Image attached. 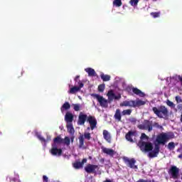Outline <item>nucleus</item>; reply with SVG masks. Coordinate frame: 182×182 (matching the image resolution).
<instances>
[{
	"label": "nucleus",
	"mask_w": 182,
	"mask_h": 182,
	"mask_svg": "<svg viewBox=\"0 0 182 182\" xmlns=\"http://www.w3.org/2000/svg\"><path fill=\"white\" fill-rule=\"evenodd\" d=\"M175 100H176V103H178V104L182 103L181 97L179 95L176 96Z\"/></svg>",
	"instance_id": "4c0bfd02"
},
{
	"label": "nucleus",
	"mask_w": 182,
	"mask_h": 182,
	"mask_svg": "<svg viewBox=\"0 0 182 182\" xmlns=\"http://www.w3.org/2000/svg\"><path fill=\"white\" fill-rule=\"evenodd\" d=\"M175 182H180L179 181H175Z\"/></svg>",
	"instance_id": "3c124183"
},
{
	"label": "nucleus",
	"mask_w": 182,
	"mask_h": 182,
	"mask_svg": "<svg viewBox=\"0 0 182 182\" xmlns=\"http://www.w3.org/2000/svg\"><path fill=\"white\" fill-rule=\"evenodd\" d=\"M85 71L87 73H88V76H90V77L96 76V71L95 70V69H93L92 68H87L85 69Z\"/></svg>",
	"instance_id": "5701e85b"
},
{
	"label": "nucleus",
	"mask_w": 182,
	"mask_h": 182,
	"mask_svg": "<svg viewBox=\"0 0 182 182\" xmlns=\"http://www.w3.org/2000/svg\"><path fill=\"white\" fill-rule=\"evenodd\" d=\"M83 86H84L83 82H82V81L79 80L77 87H80V89H82V87H83Z\"/></svg>",
	"instance_id": "79ce46f5"
},
{
	"label": "nucleus",
	"mask_w": 182,
	"mask_h": 182,
	"mask_svg": "<svg viewBox=\"0 0 182 182\" xmlns=\"http://www.w3.org/2000/svg\"><path fill=\"white\" fill-rule=\"evenodd\" d=\"M151 16H153V18H159L160 17V11L151 12Z\"/></svg>",
	"instance_id": "f704fd0d"
},
{
	"label": "nucleus",
	"mask_w": 182,
	"mask_h": 182,
	"mask_svg": "<svg viewBox=\"0 0 182 182\" xmlns=\"http://www.w3.org/2000/svg\"><path fill=\"white\" fill-rule=\"evenodd\" d=\"M38 139L41 140V141H43L44 143L46 141V139H45V138H43L42 136H38Z\"/></svg>",
	"instance_id": "c03bdc74"
},
{
	"label": "nucleus",
	"mask_w": 182,
	"mask_h": 182,
	"mask_svg": "<svg viewBox=\"0 0 182 182\" xmlns=\"http://www.w3.org/2000/svg\"><path fill=\"white\" fill-rule=\"evenodd\" d=\"M73 114L70 112H67L65 115V121L66 122V123L70 124L72 123V122H73Z\"/></svg>",
	"instance_id": "412c9836"
},
{
	"label": "nucleus",
	"mask_w": 182,
	"mask_h": 182,
	"mask_svg": "<svg viewBox=\"0 0 182 182\" xmlns=\"http://www.w3.org/2000/svg\"><path fill=\"white\" fill-rule=\"evenodd\" d=\"M124 164H127V167H129V168H133L134 170H137L139 167L135 165L136 164V159L134 158L129 159L127 157L124 158Z\"/></svg>",
	"instance_id": "9d476101"
},
{
	"label": "nucleus",
	"mask_w": 182,
	"mask_h": 182,
	"mask_svg": "<svg viewBox=\"0 0 182 182\" xmlns=\"http://www.w3.org/2000/svg\"><path fill=\"white\" fill-rule=\"evenodd\" d=\"M67 130L70 134H73V133H75V129L73 128V124H72V123L67 124Z\"/></svg>",
	"instance_id": "bb28decb"
},
{
	"label": "nucleus",
	"mask_w": 182,
	"mask_h": 182,
	"mask_svg": "<svg viewBox=\"0 0 182 182\" xmlns=\"http://www.w3.org/2000/svg\"><path fill=\"white\" fill-rule=\"evenodd\" d=\"M174 133L173 132H168V133H161L156 136V141L158 144H166L168 140L171 139H174Z\"/></svg>",
	"instance_id": "f03ea898"
},
{
	"label": "nucleus",
	"mask_w": 182,
	"mask_h": 182,
	"mask_svg": "<svg viewBox=\"0 0 182 182\" xmlns=\"http://www.w3.org/2000/svg\"><path fill=\"white\" fill-rule=\"evenodd\" d=\"M113 5L117 7H120L122 5H123V3H122V0H114Z\"/></svg>",
	"instance_id": "7c9ffc66"
},
{
	"label": "nucleus",
	"mask_w": 182,
	"mask_h": 182,
	"mask_svg": "<svg viewBox=\"0 0 182 182\" xmlns=\"http://www.w3.org/2000/svg\"><path fill=\"white\" fill-rule=\"evenodd\" d=\"M87 122L90 124V127L87 128V130H95L96 129V126H97V120L96 119V117L90 115L87 117Z\"/></svg>",
	"instance_id": "6e6552de"
},
{
	"label": "nucleus",
	"mask_w": 182,
	"mask_h": 182,
	"mask_svg": "<svg viewBox=\"0 0 182 182\" xmlns=\"http://www.w3.org/2000/svg\"><path fill=\"white\" fill-rule=\"evenodd\" d=\"M85 139L86 140H90V139H92L90 133L85 132L83 135H80V136L78 137L79 149H85Z\"/></svg>",
	"instance_id": "423d86ee"
},
{
	"label": "nucleus",
	"mask_w": 182,
	"mask_h": 182,
	"mask_svg": "<svg viewBox=\"0 0 182 182\" xmlns=\"http://www.w3.org/2000/svg\"><path fill=\"white\" fill-rule=\"evenodd\" d=\"M139 130H147L148 132L153 131V121L145 119L143 124L138 125Z\"/></svg>",
	"instance_id": "20e7f679"
},
{
	"label": "nucleus",
	"mask_w": 182,
	"mask_h": 182,
	"mask_svg": "<svg viewBox=\"0 0 182 182\" xmlns=\"http://www.w3.org/2000/svg\"><path fill=\"white\" fill-rule=\"evenodd\" d=\"M141 140H144V139L148 140L149 136L147 135H146V134L142 133L141 135Z\"/></svg>",
	"instance_id": "ea45409f"
},
{
	"label": "nucleus",
	"mask_w": 182,
	"mask_h": 182,
	"mask_svg": "<svg viewBox=\"0 0 182 182\" xmlns=\"http://www.w3.org/2000/svg\"><path fill=\"white\" fill-rule=\"evenodd\" d=\"M87 114H83V112H80L78 116V120H77V124L79 126H83L85 125V123H86V120L87 122Z\"/></svg>",
	"instance_id": "4468645a"
},
{
	"label": "nucleus",
	"mask_w": 182,
	"mask_h": 182,
	"mask_svg": "<svg viewBox=\"0 0 182 182\" xmlns=\"http://www.w3.org/2000/svg\"><path fill=\"white\" fill-rule=\"evenodd\" d=\"M53 144H65V146H70V138L69 136H65V139H62L60 136H58L53 139Z\"/></svg>",
	"instance_id": "0eeeda50"
},
{
	"label": "nucleus",
	"mask_w": 182,
	"mask_h": 182,
	"mask_svg": "<svg viewBox=\"0 0 182 182\" xmlns=\"http://www.w3.org/2000/svg\"><path fill=\"white\" fill-rule=\"evenodd\" d=\"M114 118L115 120H117V122H122V112L119 109H116Z\"/></svg>",
	"instance_id": "b1692460"
},
{
	"label": "nucleus",
	"mask_w": 182,
	"mask_h": 182,
	"mask_svg": "<svg viewBox=\"0 0 182 182\" xmlns=\"http://www.w3.org/2000/svg\"><path fill=\"white\" fill-rule=\"evenodd\" d=\"M138 146L141 151H144L145 153H147L149 151H153V144H151V142L139 141L138 143Z\"/></svg>",
	"instance_id": "7ed1b4c3"
},
{
	"label": "nucleus",
	"mask_w": 182,
	"mask_h": 182,
	"mask_svg": "<svg viewBox=\"0 0 182 182\" xmlns=\"http://www.w3.org/2000/svg\"><path fill=\"white\" fill-rule=\"evenodd\" d=\"M100 77L102 80H103V82H109V80H110L111 79V77L109 75H105L103 73L100 75Z\"/></svg>",
	"instance_id": "cd10ccee"
},
{
	"label": "nucleus",
	"mask_w": 182,
	"mask_h": 182,
	"mask_svg": "<svg viewBox=\"0 0 182 182\" xmlns=\"http://www.w3.org/2000/svg\"><path fill=\"white\" fill-rule=\"evenodd\" d=\"M152 112H154V114L159 119H164L165 120L168 119V109L164 105H161L158 108L157 107H152Z\"/></svg>",
	"instance_id": "f257e3e1"
},
{
	"label": "nucleus",
	"mask_w": 182,
	"mask_h": 182,
	"mask_svg": "<svg viewBox=\"0 0 182 182\" xmlns=\"http://www.w3.org/2000/svg\"><path fill=\"white\" fill-rule=\"evenodd\" d=\"M121 107H134V100L124 101L120 104Z\"/></svg>",
	"instance_id": "aec40b11"
},
{
	"label": "nucleus",
	"mask_w": 182,
	"mask_h": 182,
	"mask_svg": "<svg viewBox=\"0 0 182 182\" xmlns=\"http://www.w3.org/2000/svg\"><path fill=\"white\" fill-rule=\"evenodd\" d=\"M50 153L52 156H58L60 157V156H62V149H58V146L55 144H53Z\"/></svg>",
	"instance_id": "ddd939ff"
},
{
	"label": "nucleus",
	"mask_w": 182,
	"mask_h": 182,
	"mask_svg": "<svg viewBox=\"0 0 182 182\" xmlns=\"http://www.w3.org/2000/svg\"><path fill=\"white\" fill-rule=\"evenodd\" d=\"M80 87H78L77 86H75L70 89V91L68 92V93H70V95H75V93H77V92H80Z\"/></svg>",
	"instance_id": "a878e982"
},
{
	"label": "nucleus",
	"mask_w": 182,
	"mask_h": 182,
	"mask_svg": "<svg viewBox=\"0 0 182 182\" xmlns=\"http://www.w3.org/2000/svg\"><path fill=\"white\" fill-rule=\"evenodd\" d=\"M168 150H173V149H176V144L174 142H169L168 144Z\"/></svg>",
	"instance_id": "473e14b6"
},
{
	"label": "nucleus",
	"mask_w": 182,
	"mask_h": 182,
	"mask_svg": "<svg viewBox=\"0 0 182 182\" xmlns=\"http://www.w3.org/2000/svg\"><path fill=\"white\" fill-rule=\"evenodd\" d=\"M166 105H167V106H168L169 107H171L172 109L176 108V104H174V102L170 101V100H168L166 101Z\"/></svg>",
	"instance_id": "2f4dec72"
},
{
	"label": "nucleus",
	"mask_w": 182,
	"mask_h": 182,
	"mask_svg": "<svg viewBox=\"0 0 182 182\" xmlns=\"http://www.w3.org/2000/svg\"><path fill=\"white\" fill-rule=\"evenodd\" d=\"M129 90H132L133 93L139 96V97H144V96H146L144 92H141V90H139L137 87L129 88Z\"/></svg>",
	"instance_id": "6ab92c4d"
},
{
	"label": "nucleus",
	"mask_w": 182,
	"mask_h": 182,
	"mask_svg": "<svg viewBox=\"0 0 182 182\" xmlns=\"http://www.w3.org/2000/svg\"><path fill=\"white\" fill-rule=\"evenodd\" d=\"M101 149L102 153L107 154V156H109V157H114V155L116 154V151L114 150L105 146H102Z\"/></svg>",
	"instance_id": "dca6fc26"
},
{
	"label": "nucleus",
	"mask_w": 182,
	"mask_h": 182,
	"mask_svg": "<svg viewBox=\"0 0 182 182\" xmlns=\"http://www.w3.org/2000/svg\"><path fill=\"white\" fill-rule=\"evenodd\" d=\"M160 153V146L159 144H156L154 151H151L148 156L150 159H154V157H157Z\"/></svg>",
	"instance_id": "2eb2a0df"
},
{
	"label": "nucleus",
	"mask_w": 182,
	"mask_h": 182,
	"mask_svg": "<svg viewBox=\"0 0 182 182\" xmlns=\"http://www.w3.org/2000/svg\"><path fill=\"white\" fill-rule=\"evenodd\" d=\"M107 96L108 97V100H109L110 102H112V100H120V99H122V95L118 94L117 95H116L112 90L108 91Z\"/></svg>",
	"instance_id": "9b49d317"
},
{
	"label": "nucleus",
	"mask_w": 182,
	"mask_h": 182,
	"mask_svg": "<svg viewBox=\"0 0 182 182\" xmlns=\"http://www.w3.org/2000/svg\"><path fill=\"white\" fill-rule=\"evenodd\" d=\"M146 105V101L141 100H136L134 101V107H140V106H144Z\"/></svg>",
	"instance_id": "393cba45"
},
{
	"label": "nucleus",
	"mask_w": 182,
	"mask_h": 182,
	"mask_svg": "<svg viewBox=\"0 0 182 182\" xmlns=\"http://www.w3.org/2000/svg\"><path fill=\"white\" fill-rule=\"evenodd\" d=\"M134 136H136V132L129 131L126 134L125 139L130 143H134V141L133 140V137H134Z\"/></svg>",
	"instance_id": "f3484780"
},
{
	"label": "nucleus",
	"mask_w": 182,
	"mask_h": 182,
	"mask_svg": "<svg viewBox=\"0 0 182 182\" xmlns=\"http://www.w3.org/2000/svg\"><path fill=\"white\" fill-rule=\"evenodd\" d=\"M153 127H156L157 129H161V126H160V124H159L158 122H154Z\"/></svg>",
	"instance_id": "a19ab883"
},
{
	"label": "nucleus",
	"mask_w": 182,
	"mask_h": 182,
	"mask_svg": "<svg viewBox=\"0 0 182 182\" xmlns=\"http://www.w3.org/2000/svg\"><path fill=\"white\" fill-rule=\"evenodd\" d=\"M129 4L132 6H137V4H139V0H131Z\"/></svg>",
	"instance_id": "72a5a7b5"
},
{
	"label": "nucleus",
	"mask_w": 182,
	"mask_h": 182,
	"mask_svg": "<svg viewBox=\"0 0 182 182\" xmlns=\"http://www.w3.org/2000/svg\"><path fill=\"white\" fill-rule=\"evenodd\" d=\"M70 109V104L68 102H65L60 108L61 112L63 110H69Z\"/></svg>",
	"instance_id": "c85d7f7f"
},
{
	"label": "nucleus",
	"mask_w": 182,
	"mask_h": 182,
	"mask_svg": "<svg viewBox=\"0 0 182 182\" xmlns=\"http://www.w3.org/2000/svg\"><path fill=\"white\" fill-rule=\"evenodd\" d=\"M87 159H83L81 162L80 161H75L73 164V168H77V169L82 168V167H83V165L85 164V163H87Z\"/></svg>",
	"instance_id": "a211bd4d"
},
{
	"label": "nucleus",
	"mask_w": 182,
	"mask_h": 182,
	"mask_svg": "<svg viewBox=\"0 0 182 182\" xmlns=\"http://www.w3.org/2000/svg\"><path fill=\"white\" fill-rule=\"evenodd\" d=\"M132 110L131 109H124L122 112V116H130L132 114Z\"/></svg>",
	"instance_id": "c756f323"
},
{
	"label": "nucleus",
	"mask_w": 182,
	"mask_h": 182,
	"mask_svg": "<svg viewBox=\"0 0 182 182\" xmlns=\"http://www.w3.org/2000/svg\"><path fill=\"white\" fill-rule=\"evenodd\" d=\"M74 140H75V136H72V137L70 139V141H71V143H73Z\"/></svg>",
	"instance_id": "49530a36"
},
{
	"label": "nucleus",
	"mask_w": 182,
	"mask_h": 182,
	"mask_svg": "<svg viewBox=\"0 0 182 182\" xmlns=\"http://www.w3.org/2000/svg\"><path fill=\"white\" fill-rule=\"evenodd\" d=\"M79 77H80V75H77L75 78V82H77V79H79Z\"/></svg>",
	"instance_id": "de8ad7c7"
},
{
	"label": "nucleus",
	"mask_w": 182,
	"mask_h": 182,
	"mask_svg": "<svg viewBox=\"0 0 182 182\" xmlns=\"http://www.w3.org/2000/svg\"><path fill=\"white\" fill-rule=\"evenodd\" d=\"M132 122H136V119H132Z\"/></svg>",
	"instance_id": "8fccbe9b"
},
{
	"label": "nucleus",
	"mask_w": 182,
	"mask_h": 182,
	"mask_svg": "<svg viewBox=\"0 0 182 182\" xmlns=\"http://www.w3.org/2000/svg\"><path fill=\"white\" fill-rule=\"evenodd\" d=\"M105 84H101L98 86V91L103 92H105Z\"/></svg>",
	"instance_id": "c9c22d12"
},
{
	"label": "nucleus",
	"mask_w": 182,
	"mask_h": 182,
	"mask_svg": "<svg viewBox=\"0 0 182 182\" xmlns=\"http://www.w3.org/2000/svg\"><path fill=\"white\" fill-rule=\"evenodd\" d=\"M43 181L48 182V176H43Z\"/></svg>",
	"instance_id": "a18cd8bd"
},
{
	"label": "nucleus",
	"mask_w": 182,
	"mask_h": 182,
	"mask_svg": "<svg viewBox=\"0 0 182 182\" xmlns=\"http://www.w3.org/2000/svg\"><path fill=\"white\" fill-rule=\"evenodd\" d=\"M103 137L107 143H112V136H110V133L106 129L103 131Z\"/></svg>",
	"instance_id": "4be33fe9"
},
{
	"label": "nucleus",
	"mask_w": 182,
	"mask_h": 182,
	"mask_svg": "<svg viewBox=\"0 0 182 182\" xmlns=\"http://www.w3.org/2000/svg\"><path fill=\"white\" fill-rule=\"evenodd\" d=\"M178 157V159H182V154H179Z\"/></svg>",
	"instance_id": "09e8293b"
},
{
	"label": "nucleus",
	"mask_w": 182,
	"mask_h": 182,
	"mask_svg": "<svg viewBox=\"0 0 182 182\" xmlns=\"http://www.w3.org/2000/svg\"><path fill=\"white\" fill-rule=\"evenodd\" d=\"M73 109H74L75 112H79V110H80V105L74 104L73 105Z\"/></svg>",
	"instance_id": "e433bc0d"
},
{
	"label": "nucleus",
	"mask_w": 182,
	"mask_h": 182,
	"mask_svg": "<svg viewBox=\"0 0 182 182\" xmlns=\"http://www.w3.org/2000/svg\"><path fill=\"white\" fill-rule=\"evenodd\" d=\"M168 173L170 176H171L172 178H173L174 180H177L180 174V169L176 166H171Z\"/></svg>",
	"instance_id": "1a4fd4ad"
},
{
	"label": "nucleus",
	"mask_w": 182,
	"mask_h": 182,
	"mask_svg": "<svg viewBox=\"0 0 182 182\" xmlns=\"http://www.w3.org/2000/svg\"><path fill=\"white\" fill-rule=\"evenodd\" d=\"M177 108H175L174 109V112H177V111L178 110H179L180 112H181V110H182V104H178V105H177V107H176Z\"/></svg>",
	"instance_id": "58836bf2"
},
{
	"label": "nucleus",
	"mask_w": 182,
	"mask_h": 182,
	"mask_svg": "<svg viewBox=\"0 0 182 182\" xmlns=\"http://www.w3.org/2000/svg\"><path fill=\"white\" fill-rule=\"evenodd\" d=\"M91 96L94 97V99H97L98 103H100L101 107H108L109 101L105 99L102 96H100L99 94H92Z\"/></svg>",
	"instance_id": "39448f33"
},
{
	"label": "nucleus",
	"mask_w": 182,
	"mask_h": 182,
	"mask_svg": "<svg viewBox=\"0 0 182 182\" xmlns=\"http://www.w3.org/2000/svg\"><path fill=\"white\" fill-rule=\"evenodd\" d=\"M136 182H151V180L150 179H147V180H144V179H139Z\"/></svg>",
	"instance_id": "37998d69"
},
{
	"label": "nucleus",
	"mask_w": 182,
	"mask_h": 182,
	"mask_svg": "<svg viewBox=\"0 0 182 182\" xmlns=\"http://www.w3.org/2000/svg\"><path fill=\"white\" fill-rule=\"evenodd\" d=\"M97 168H99V166L91 164H88L85 167V171L88 174H93V173H96V169Z\"/></svg>",
	"instance_id": "f8f14e48"
}]
</instances>
